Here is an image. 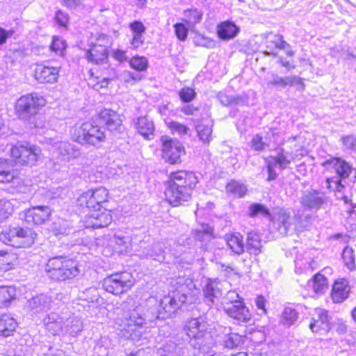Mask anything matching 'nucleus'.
Here are the masks:
<instances>
[{"instance_id": "obj_38", "label": "nucleus", "mask_w": 356, "mask_h": 356, "mask_svg": "<svg viewBox=\"0 0 356 356\" xmlns=\"http://www.w3.org/2000/svg\"><path fill=\"white\" fill-rule=\"evenodd\" d=\"M238 33V27L232 24L225 22L222 24L218 29V35L222 40H229L234 38Z\"/></svg>"}, {"instance_id": "obj_21", "label": "nucleus", "mask_w": 356, "mask_h": 356, "mask_svg": "<svg viewBox=\"0 0 356 356\" xmlns=\"http://www.w3.org/2000/svg\"><path fill=\"white\" fill-rule=\"evenodd\" d=\"M59 68L37 65L34 70V77L40 83H55L59 76Z\"/></svg>"}, {"instance_id": "obj_36", "label": "nucleus", "mask_w": 356, "mask_h": 356, "mask_svg": "<svg viewBox=\"0 0 356 356\" xmlns=\"http://www.w3.org/2000/svg\"><path fill=\"white\" fill-rule=\"evenodd\" d=\"M64 316L63 332H70L72 334L80 332L82 330V322L81 320L76 316Z\"/></svg>"}, {"instance_id": "obj_4", "label": "nucleus", "mask_w": 356, "mask_h": 356, "mask_svg": "<svg viewBox=\"0 0 356 356\" xmlns=\"http://www.w3.org/2000/svg\"><path fill=\"white\" fill-rule=\"evenodd\" d=\"M208 323L204 315L191 318L186 325V334L190 344L195 349L204 350V347L209 344L211 333L208 331Z\"/></svg>"}, {"instance_id": "obj_7", "label": "nucleus", "mask_w": 356, "mask_h": 356, "mask_svg": "<svg viewBox=\"0 0 356 356\" xmlns=\"http://www.w3.org/2000/svg\"><path fill=\"white\" fill-rule=\"evenodd\" d=\"M37 234L30 228L10 226L0 236L5 243L15 248H29L34 243Z\"/></svg>"}, {"instance_id": "obj_9", "label": "nucleus", "mask_w": 356, "mask_h": 356, "mask_svg": "<svg viewBox=\"0 0 356 356\" xmlns=\"http://www.w3.org/2000/svg\"><path fill=\"white\" fill-rule=\"evenodd\" d=\"M327 163L333 165L337 176L326 179L327 188L332 191L342 192L345 188V179L348 178L354 169L344 160L334 158L327 161Z\"/></svg>"}, {"instance_id": "obj_2", "label": "nucleus", "mask_w": 356, "mask_h": 356, "mask_svg": "<svg viewBox=\"0 0 356 356\" xmlns=\"http://www.w3.org/2000/svg\"><path fill=\"white\" fill-rule=\"evenodd\" d=\"M175 291L164 296L161 300L157 311L156 318L165 320L172 316L184 303L192 304L197 300L193 294L191 287H194L190 279L179 278L174 284Z\"/></svg>"}, {"instance_id": "obj_10", "label": "nucleus", "mask_w": 356, "mask_h": 356, "mask_svg": "<svg viewBox=\"0 0 356 356\" xmlns=\"http://www.w3.org/2000/svg\"><path fill=\"white\" fill-rule=\"evenodd\" d=\"M134 284L132 275L128 272L112 274L104 279L102 286L108 293L120 295L129 291Z\"/></svg>"}, {"instance_id": "obj_11", "label": "nucleus", "mask_w": 356, "mask_h": 356, "mask_svg": "<svg viewBox=\"0 0 356 356\" xmlns=\"http://www.w3.org/2000/svg\"><path fill=\"white\" fill-rule=\"evenodd\" d=\"M108 195V191L104 187L88 190L78 197L77 204L82 208L98 210L101 204L107 200Z\"/></svg>"}, {"instance_id": "obj_8", "label": "nucleus", "mask_w": 356, "mask_h": 356, "mask_svg": "<svg viewBox=\"0 0 356 356\" xmlns=\"http://www.w3.org/2000/svg\"><path fill=\"white\" fill-rule=\"evenodd\" d=\"M123 330L127 334L124 336L133 340L139 339L145 332V327L147 325V317L142 307H136L131 310L128 317L123 321Z\"/></svg>"}, {"instance_id": "obj_17", "label": "nucleus", "mask_w": 356, "mask_h": 356, "mask_svg": "<svg viewBox=\"0 0 356 356\" xmlns=\"http://www.w3.org/2000/svg\"><path fill=\"white\" fill-rule=\"evenodd\" d=\"M52 302L50 296L40 293L29 299L26 307L29 313L37 315L48 312L51 307Z\"/></svg>"}, {"instance_id": "obj_60", "label": "nucleus", "mask_w": 356, "mask_h": 356, "mask_svg": "<svg viewBox=\"0 0 356 356\" xmlns=\"http://www.w3.org/2000/svg\"><path fill=\"white\" fill-rule=\"evenodd\" d=\"M169 127L172 131H176L179 134H186L188 130L186 126L178 122H171L169 124Z\"/></svg>"}, {"instance_id": "obj_40", "label": "nucleus", "mask_w": 356, "mask_h": 356, "mask_svg": "<svg viewBox=\"0 0 356 356\" xmlns=\"http://www.w3.org/2000/svg\"><path fill=\"white\" fill-rule=\"evenodd\" d=\"M16 255L6 252H0V271L6 272L14 268L17 261Z\"/></svg>"}, {"instance_id": "obj_54", "label": "nucleus", "mask_w": 356, "mask_h": 356, "mask_svg": "<svg viewBox=\"0 0 356 356\" xmlns=\"http://www.w3.org/2000/svg\"><path fill=\"white\" fill-rule=\"evenodd\" d=\"M67 45L65 41L58 37L54 36L51 44V50L56 54H61L65 49Z\"/></svg>"}, {"instance_id": "obj_46", "label": "nucleus", "mask_w": 356, "mask_h": 356, "mask_svg": "<svg viewBox=\"0 0 356 356\" xmlns=\"http://www.w3.org/2000/svg\"><path fill=\"white\" fill-rule=\"evenodd\" d=\"M340 141L345 152L356 153V136L353 134L343 136L340 138Z\"/></svg>"}, {"instance_id": "obj_20", "label": "nucleus", "mask_w": 356, "mask_h": 356, "mask_svg": "<svg viewBox=\"0 0 356 356\" xmlns=\"http://www.w3.org/2000/svg\"><path fill=\"white\" fill-rule=\"evenodd\" d=\"M54 154L58 159L67 162L81 156V152L76 145L65 141H60L55 144Z\"/></svg>"}, {"instance_id": "obj_22", "label": "nucleus", "mask_w": 356, "mask_h": 356, "mask_svg": "<svg viewBox=\"0 0 356 356\" xmlns=\"http://www.w3.org/2000/svg\"><path fill=\"white\" fill-rule=\"evenodd\" d=\"M113 218L109 211H101L99 209L94 210L88 216L86 221L87 227L93 229L102 228L108 226Z\"/></svg>"}, {"instance_id": "obj_13", "label": "nucleus", "mask_w": 356, "mask_h": 356, "mask_svg": "<svg viewBox=\"0 0 356 356\" xmlns=\"http://www.w3.org/2000/svg\"><path fill=\"white\" fill-rule=\"evenodd\" d=\"M295 218L289 209H280L273 220L272 232L276 237L287 236L293 229Z\"/></svg>"}, {"instance_id": "obj_29", "label": "nucleus", "mask_w": 356, "mask_h": 356, "mask_svg": "<svg viewBox=\"0 0 356 356\" xmlns=\"http://www.w3.org/2000/svg\"><path fill=\"white\" fill-rule=\"evenodd\" d=\"M222 296V293L217 284L209 282L203 288V296L206 304L211 307L214 305L216 301H218Z\"/></svg>"}, {"instance_id": "obj_61", "label": "nucleus", "mask_w": 356, "mask_h": 356, "mask_svg": "<svg viewBox=\"0 0 356 356\" xmlns=\"http://www.w3.org/2000/svg\"><path fill=\"white\" fill-rule=\"evenodd\" d=\"M266 163H267V171H268V178L267 181H270L272 180L276 179L277 177V174L274 170L275 165L273 164L272 161H270L269 159H266Z\"/></svg>"}, {"instance_id": "obj_33", "label": "nucleus", "mask_w": 356, "mask_h": 356, "mask_svg": "<svg viewBox=\"0 0 356 356\" xmlns=\"http://www.w3.org/2000/svg\"><path fill=\"white\" fill-rule=\"evenodd\" d=\"M262 243L259 234L256 232H250L248 234L246 241V250L251 254L258 255L261 252Z\"/></svg>"}, {"instance_id": "obj_64", "label": "nucleus", "mask_w": 356, "mask_h": 356, "mask_svg": "<svg viewBox=\"0 0 356 356\" xmlns=\"http://www.w3.org/2000/svg\"><path fill=\"white\" fill-rule=\"evenodd\" d=\"M275 40L273 42L275 44V47L280 49H286L289 47V44L283 40V36L281 35H276L275 36Z\"/></svg>"}, {"instance_id": "obj_53", "label": "nucleus", "mask_w": 356, "mask_h": 356, "mask_svg": "<svg viewBox=\"0 0 356 356\" xmlns=\"http://www.w3.org/2000/svg\"><path fill=\"white\" fill-rule=\"evenodd\" d=\"M241 300H243V298L240 297L239 294L235 291H228L225 297L223 298L222 305L230 303V305L237 304L241 302Z\"/></svg>"}, {"instance_id": "obj_31", "label": "nucleus", "mask_w": 356, "mask_h": 356, "mask_svg": "<svg viewBox=\"0 0 356 356\" xmlns=\"http://www.w3.org/2000/svg\"><path fill=\"white\" fill-rule=\"evenodd\" d=\"M17 322L10 314L0 315V336L8 337L15 330Z\"/></svg>"}, {"instance_id": "obj_51", "label": "nucleus", "mask_w": 356, "mask_h": 356, "mask_svg": "<svg viewBox=\"0 0 356 356\" xmlns=\"http://www.w3.org/2000/svg\"><path fill=\"white\" fill-rule=\"evenodd\" d=\"M179 96L182 102L188 103L196 97V92L193 88L185 87L179 90Z\"/></svg>"}, {"instance_id": "obj_48", "label": "nucleus", "mask_w": 356, "mask_h": 356, "mask_svg": "<svg viewBox=\"0 0 356 356\" xmlns=\"http://www.w3.org/2000/svg\"><path fill=\"white\" fill-rule=\"evenodd\" d=\"M106 125L108 130L114 134L122 133L124 129L118 114H113V118L110 119Z\"/></svg>"}, {"instance_id": "obj_47", "label": "nucleus", "mask_w": 356, "mask_h": 356, "mask_svg": "<svg viewBox=\"0 0 356 356\" xmlns=\"http://www.w3.org/2000/svg\"><path fill=\"white\" fill-rule=\"evenodd\" d=\"M131 68L138 71H146L148 67V60L145 56H136L129 60Z\"/></svg>"}, {"instance_id": "obj_62", "label": "nucleus", "mask_w": 356, "mask_h": 356, "mask_svg": "<svg viewBox=\"0 0 356 356\" xmlns=\"http://www.w3.org/2000/svg\"><path fill=\"white\" fill-rule=\"evenodd\" d=\"M144 37L143 34H134L132 40L131 41V45L133 49H138L139 47L144 43Z\"/></svg>"}, {"instance_id": "obj_3", "label": "nucleus", "mask_w": 356, "mask_h": 356, "mask_svg": "<svg viewBox=\"0 0 356 356\" xmlns=\"http://www.w3.org/2000/svg\"><path fill=\"white\" fill-rule=\"evenodd\" d=\"M45 271L51 279L56 281L73 279L80 273L76 261L63 256L49 259L46 265Z\"/></svg>"}, {"instance_id": "obj_58", "label": "nucleus", "mask_w": 356, "mask_h": 356, "mask_svg": "<svg viewBox=\"0 0 356 356\" xmlns=\"http://www.w3.org/2000/svg\"><path fill=\"white\" fill-rule=\"evenodd\" d=\"M56 22L63 27H66L69 22V16L62 10H58L55 16Z\"/></svg>"}, {"instance_id": "obj_6", "label": "nucleus", "mask_w": 356, "mask_h": 356, "mask_svg": "<svg viewBox=\"0 0 356 356\" xmlns=\"http://www.w3.org/2000/svg\"><path fill=\"white\" fill-rule=\"evenodd\" d=\"M45 105V99L37 93L22 96L16 102L15 109L19 118L29 121L35 127H39L35 118L39 109Z\"/></svg>"}, {"instance_id": "obj_42", "label": "nucleus", "mask_w": 356, "mask_h": 356, "mask_svg": "<svg viewBox=\"0 0 356 356\" xmlns=\"http://www.w3.org/2000/svg\"><path fill=\"white\" fill-rule=\"evenodd\" d=\"M287 154L283 148H280L275 156L270 157V161H273L275 165H278L281 170H284L291 163Z\"/></svg>"}, {"instance_id": "obj_63", "label": "nucleus", "mask_w": 356, "mask_h": 356, "mask_svg": "<svg viewBox=\"0 0 356 356\" xmlns=\"http://www.w3.org/2000/svg\"><path fill=\"white\" fill-rule=\"evenodd\" d=\"M266 299L263 296H259L255 300L256 306L258 309L261 310V314H266Z\"/></svg>"}, {"instance_id": "obj_44", "label": "nucleus", "mask_w": 356, "mask_h": 356, "mask_svg": "<svg viewBox=\"0 0 356 356\" xmlns=\"http://www.w3.org/2000/svg\"><path fill=\"white\" fill-rule=\"evenodd\" d=\"M312 287L316 293H323L327 289V278L321 273L316 274L312 277Z\"/></svg>"}, {"instance_id": "obj_37", "label": "nucleus", "mask_w": 356, "mask_h": 356, "mask_svg": "<svg viewBox=\"0 0 356 356\" xmlns=\"http://www.w3.org/2000/svg\"><path fill=\"white\" fill-rule=\"evenodd\" d=\"M17 290L14 286H0V307H8L10 302L15 300Z\"/></svg>"}, {"instance_id": "obj_15", "label": "nucleus", "mask_w": 356, "mask_h": 356, "mask_svg": "<svg viewBox=\"0 0 356 356\" xmlns=\"http://www.w3.org/2000/svg\"><path fill=\"white\" fill-rule=\"evenodd\" d=\"M326 202L324 193L318 190L305 191L300 200L302 207L307 211H318Z\"/></svg>"}, {"instance_id": "obj_50", "label": "nucleus", "mask_w": 356, "mask_h": 356, "mask_svg": "<svg viewBox=\"0 0 356 356\" xmlns=\"http://www.w3.org/2000/svg\"><path fill=\"white\" fill-rule=\"evenodd\" d=\"M194 43L196 46H201L207 48H213L215 46L214 41L203 35L197 34L194 37Z\"/></svg>"}, {"instance_id": "obj_12", "label": "nucleus", "mask_w": 356, "mask_h": 356, "mask_svg": "<svg viewBox=\"0 0 356 356\" xmlns=\"http://www.w3.org/2000/svg\"><path fill=\"white\" fill-rule=\"evenodd\" d=\"M163 144L162 158L170 164L181 163V156L185 153L184 147L177 140L163 136L161 138Z\"/></svg>"}, {"instance_id": "obj_39", "label": "nucleus", "mask_w": 356, "mask_h": 356, "mask_svg": "<svg viewBox=\"0 0 356 356\" xmlns=\"http://www.w3.org/2000/svg\"><path fill=\"white\" fill-rule=\"evenodd\" d=\"M184 21L188 26H193L197 23H200L202 19L203 13L201 10L195 8H189L184 13Z\"/></svg>"}, {"instance_id": "obj_34", "label": "nucleus", "mask_w": 356, "mask_h": 356, "mask_svg": "<svg viewBox=\"0 0 356 356\" xmlns=\"http://www.w3.org/2000/svg\"><path fill=\"white\" fill-rule=\"evenodd\" d=\"M213 122L204 123L198 120L195 124V129L200 140L204 144H209L212 140Z\"/></svg>"}, {"instance_id": "obj_25", "label": "nucleus", "mask_w": 356, "mask_h": 356, "mask_svg": "<svg viewBox=\"0 0 356 356\" xmlns=\"http://www.w3.org/2000/svg\"><path fill=\"white\" fill-rule=\"evenodd\" d=\"M86 58L88 62L93 64L106 63L108 58V50L103 45L95 44L90 49L86 51Z\"/></svg>"}, {"instance_id": "obj_26", "label": "nucleus", "mask_w": 356, "mask_h": 356, "mask_svg": "<svg viewBox=\"0 0 356 356\" xmlns=\"http://www.w3.org/2000/svg\"><path fill=\"white\" fill-rule=\"evenodd\" d=\"M133 123L137 131L145 139H149V136L154 135V123L147 115L138 117L133 120Z\"/></svg>"}, {"instance_id": "obj_55", "label": "nucleus", "mask_w": 356, "mask_h": 356, "mask_svg": "<svg viewBox=\"0 0 356 356\" xmlns=\"http://www.w3.org/2000/svg\"><path fill=\"white\" fill-rule=\"evenodd\" d=\"M163 352L164 356H177L181 354V348L174 343H169L164 346Z\"/></svg>"}, {"instance_id": "obj_32", "label": "nucleus", "mask_w": 356, "mask_h": 356, "mask_svg": "<svg viewBox=\"0 0 356 356\" xmlns=\"http://www.w3.org/2000/svg\"><path fill=\"white\" fill-rule=\"evenodd\" d=\"M225 240L229 249L235 254L240 255L244 252L243 236L240 233L227 234Z\"/></svg>"}, {"instance_id": "obj_45", "label": "nucleus", "mask_w": 356, "mask_h": 356, "mask_svg": "<svg viewBox=\"0 0 356 356\" xmlns=\"http://www.w3.org/2000/svg\"><path fill=\"white\" fill-rule=\"evenodd\" d=\"M298 318V314L294 309L285 307L281 316V322L286 326H291L294 324Z\"/></svg>"}, {"instance_id": "obj_14", "label": "nucleus", "mask_w": 356, "mask_h": 356, "mask_svg": "<svg viewBox=\"0 0 356 356\" xmlns=\"http://www.w3.org/2000/svg\"><path fill=\"white\" fill-rule=\"evenodd\" d=\"M41 150L35 145L27 143L26 145L16 144L11 148L10 153L16 162L24 164H34L38 160Z\"/></svg>"}, {"instance_id": "obj_18", "label": "nucleus", "mask_w": 356, "mask_h": 356, "mask_svg": "<svg viewBox=\"0 0 356 356\" xmlns=\"http://www.w3.org/2000/svg\"><path fill=\"white\" fill-rule=\"evenodd\" d=\"M223 310L230 318L241 323H248L252 317L243 300L234 305H230V303L225 305Z\"/></svg>"}, {"instance_id": "obj_19", "label": "nucleus", "mask_w": 356, "mask_h": 356, "mask_svg": "<svg viewBox=\"0 0 356 356\" xmlns=\"http://www.w3.org/2000/svg\"><path fill=\"white\" fill-rule=\"evenodd\" d=\"M51 215V210L46 206H37L25 211L24 218L29 225H41L47 220Z\"/></svg>"}, {"instance_id": "obj_16", "label": "nucleus", "mask_w": 356, "mask_h": 356, "mask_svg": "<svg viewBox=\"0 0 356 356\" xmlns=\"http://www.w3.org/2000/svg\"><path fill=\"white\" fill-rule=\"evenodd\" d=\"M267 84L276 88H284L286 86H298V90H305V84L302 79L298 76H280L278 74L271 72L268 74Z\"/></svg>"}, {"instance_id": "obj_27", "label": "nucleus", "mask_w": 356, "mask_h": 356, "mask_svg": "<svg viewBox=\"0 0 356 356\" xmlns=\"http://www.w3.org/2000/svg\"><path fill=\"white\" fill-rule=\"evenodd\" d=\"M350 292L348 282L344 279L334 282L332 289V298L336 303H341L348 298Z\"/></svg>"}, {"instance_id": "obj_28", "label": "nucleus", "mask_w": 356, "mask_h": 356, "mask_svg": "<svg viewBox=\"0 0 356 356\" xmlns=\"http://www.w3.org/2000/svg\"><path fill=\"white\" fill-rule=\"evenodd\" d=\"M216 330L221 332L224 337L222 345L229 349L236 348L242 341L241 336L231 332V327L218 325Z\"/></svg>"}, {"instance_id": "obj_41", "label": "nucleus", "mask_w": 356, "mask_h": 356, "mask_svg": "<svg viewBox=\"0 0 356 356\" xmlns=\"http://www.w3.org/2000/svg\"><path fill=\"white\" fill-rule=\"evenodd\" d=\"M226 192L234 197H243L246 194L247 187L239 181L232 180L226 186Z\"/></svg>"}, {"instance_id": "obj_5", "label": "nucleus", "mask_w": 356, "mask_h": 356, "mask_svg": "<svg viewBox=\"0 0 356 356\" xmlns=\"http://www.w3.org/2000/svg\"><path fill=\"white\" fill-rule=\"evenodd\" d=\"M70 134L72 140L82 145L97 146L106 138L104 127L88 122L72 127Z\"/></svg>"}, {"instance_id": "obj_59", "label": "nucleus", "mask_w": 356, "mask_h": 356, "mask_svg": "<svg viewBox=\"0 0 356 356\" xmlns=\"http://www.w3.org/2000/svg\"><path fill=\"white\" fill-rule=\"evenodd\" d=\"M129 28L133 31L134 34H143L146 31V28L143 24L137 20L131 22L129 25Z\"/></svg>"}, {"instance_id": "obj_24", "label": "nucleus", "mask_w": 356, "mask_h": 356, "mask_svg": "<svg viewBox=\"0 0 356 356\" xmlns=\"http://www.w3.org/2000/svg\"><path fill=\"white\" fill-rule=\"evenodd\" d=\"M63 316H59L56 313H50L43 318V324L46 330L53 335H58L63 332Z\"/></svg>"}, {"instance_id": "obj_43", "label": "nucleus", "mask_w": 356, "mask_h": 356, "mask_svg": "<svg viewBox=\"0 0 356 356\" xmlns=\"http://www.w3.org/2000/svg\"><path fill=\"white\" fill-rule=\"evenodd\" d=\"M218 99L220 102L225 106L229 105H241L244 104L245 101V99L240 96H229L224 92H220L217 95Z\"/></svg>"}, {"instance_id": "obj_49", "label": "nucleus", "mask_w": 356, "mask_h": 356, "mask_svg": "<svg viewBox=\"0 0 356 356\" xmlns=\"http://www.w3.org/2000/svg\"><path fill=\"white\" fill-rule=\"evenodd\" d=\"M342 259L345 266L350 270L355 269V257L352 248H346L342 252Z\"/></svg>"}, {"instance_id": "obj_35", "label": "nucleus", "mask_w": 356, "mask_h": 356, "mask_svg": "<svg viewBox=\"0 0 356 356\" xmlns=\"http://www.w3.org/2000/svg\"><path fill=\"white\" fill-rule=\"evenodd\" d=\"M15 177L13 166L8 159L0 158V183H9Z\"/></svg>"}, {"instance_id": "obj_57", "label": "nucleus", "mask_w": 356, "mask_h": 356, "mask_svg": "<svg viewBox=\"0 0 356 356\" xmlns=\"http://www.w3.org/2000/svg\"><path fill=\"white\" fill-rule=\"evenodd\" d=\"M175 32L177 38L181 41H185L188 36V29L182 23H177L174 25Z\"/></svg>"}, {"instance_id": "obj_52", "label": "nucleus", "mask_w": 356, "mask_h": 356, "mask_svg": "<svg viewBox=\"0 0 356 356\" xmlns=\"http://www.w3.org/2000/svg\"><path fill=\"white\" fill-rule=\"evenodd\" d=\"M250 216L251 217L256 216L258 214H262L264 216H269L270 212L268 209L263 204L259 203L252 204L250 207Z\"/></svg>"}, {"instance_id": "obj_1", "label": "nucleus", "mask_w": 356, "mask_h": 356, "mask_svg": "<svg viewBox=\"0 0 356 356\" xmlns=\"http://www.w3.org/2000/svg\"><path fill=\"white\" fill-rule=\"evenodd\" d=\"M198 180L194 172L180 170L171 172L165 181V195L173 207L184 205L191 199L192 191Z\"/></svg>"}, {"instance_id": "obj_30", "label": "nucleus", "mask_w": 356, "mask_h": 356, "mask_svg": "<svg viewBox=\"0 0 356 356\" xmlns=\"http://www.w3.org/2000/svg\"><path fill=\"white\" fill-rule=\"evenodd\" d=\"M163 245L161 242L154 243L151 246L145 248L140 256L144 258H151L154 260L161 261L164 259Z\"/></svg>"}, {"instance_id": "obj_23", "label": "nucleus", "mask_w": 356, "mask_h": 356, "mask_svg": "<svg viewBox=\"0 0 356 356\" xmlns=\"http://www.w3.org/2000/svg\"><path fill=\"white\" fill-rule=\"evenodd\" d=\"M309 328L313 332L322 331L327 333L331 329L327 312L322 309H316V316L312 318Z\"/></svg>"}, {"instance_id": "obj_56", "label": "nucleus", "mask_w": 356, "mask_h": 356, "mask_svg": "<svg viewBox=\"0 0 356 356\" xmlns=\"http://www.w3.org/2000/svg\"><path fill=\"white\" fill-rule=\"evenodd\" d=\"M266 146H268V144L263 141L262 137L259 134L253 136L251 140V147L254 150L263 151Z\"/></svg>"}]
</instances>
